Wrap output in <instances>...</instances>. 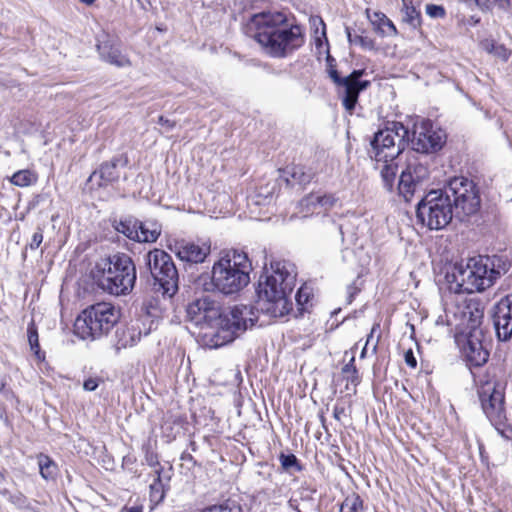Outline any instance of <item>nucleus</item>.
I'll return each instance as SVG.
<instances>
[{
	"label": "nucleus",
	"instance_id": "1",
	"mask_svg": "<svg viewBox=\"0 0 512 512\" xmlns=\"http://www.w3.org/2000/svg\"><path fill=\"white\" fill-rule=\"evenodd\" d=\"M187 318L200 326L205 344L211 348L224 346L254 326L258 319L255 308L235 305L222 310L209 296H203L188 304Z\"/></svg>",
	"mask_w": 512,
	"mask_h": 512
},
{
	"label": "nucleus",
	"instance_id": "2",
	"mask_svg": "<svg viewBox=\"0 0 512 512\" xmlns=\"http://www.w3.org/2000/svg\"><path fill=\"white\" fill-rule=\"evenodd\" d=\"M296 266L286 260L271 262L260 276L257 293V311L278 318L292 310L290 295L295 287Z\"/></svg>",
	"mask_w": 512,
	"mask_h": 512
},
{
	"label": "nucleus",
	"instance_id": "3",
	"mask_svg": "<svg viewBox=\"0 0 512 512\" xmlns=\"http://www.w3.org/2000/svg\"><path fill=\"white\" fill-rule=\"evenodd\" d=\"M255 30L251 35L263 51L274 58H284L304 44L302 29L298 25H287L281 12H262L252 16L248 27Z\"/></svg>",
	"mask_w": 512,
	"mask_h": 512
},
{
	"label": "nucleus",
	"instance_id": "4",
	"mask_svg": "<svg viewBox=\"0 0 512 512\" xmlns=\"http://www.w3.org/2000/svg\"><path fill=\"white\" fill-rule=\"evenodd\" d=\"M507 270V263L501 257L478 255L469 258L466 265L456 263L451 266L445 279L451 292L472 294L493 286Z\"/></svg>",
	"mask_w": 512,
	"mask_h": 512
},
{
	"label": "nucleus",
	"instance_id": "5",
	"mask_svg": "<svg viewBox=\"0 0 512 512\" xmlns=\"http://www.w3.org/2000/svg\"><path fill=\"white\" fill-rule=\"evenodd\" d=\"M93 278L110 295H128L136 282V267L129 255L116 253L96 263Z\"/></svg>",
	"mask_w": 512,
	"mask_h": 512
},
{
	"label": "nucleus",
	"instance_id": "6",
	"mask_svg": "<svg viewBox=\"0 0 512 512\" xmlns=\"http://www.w3.org/2000/svg\"><path fill=\"white\" fill-rule=\"evenodd\" d=\"M251 263L244 253L233 251L222 256L213 264L208 291L223 295L240 292L250 282Z\"/></svg>",
	"mask_w": 512,
	"mask_h": 512
},
{
	"label": "nucleus",
	"instance_id": "7",
	"mask_svg": "<svg viewBox=\"0 0 512 512\" xmlns=\"http://www.w3.org/2000/svg\"><path fill=\"white\" fill-rule=\"evenodd\" d=\"M119 318L120 312L113 304L95 303L78 315L74 323V332L83 340H98L110 333Z\"/></svg>",
	"mask_w": 512,
	"mask_h": 512
},
{
	"label": "nucleus",
	"instance_id": "8",
	"mask_svg": "<svg viewBox=\"0 0 512 512\" xmlns=\"http://www.w3.org/2000/svg\"><path fill=\"white\" fill-rule=\"evenodd\" d=\"M416 218L430 230H441L453 218L452 200L441 189L431 190L417 204Z\"/></svg>",
	"mask_w": 512,
	"mask_h": 512
},
{
	"label": "nucleus",
	"instance_id": "9",
	"mask_svg": "<svg viewBox=\"0 0 512 512\" xmlns=\"http://www.w3.org/2000/svg\"><path fill=\"white\" fill-rule=\"evenodd\" d=\"M144 259L155 290L165 297H173L179 289V274L171 255L155 248Z\"/></svg>",
	"mask_w": 512,
	"mask_h": 512
},
{
	"label": "nucleus",
	"instance_id": "10",
	"mask_svg": "<svg viewBox=\"0 0 512 512\" xmlns=\"http://www.w3.org/2000/svg\"><path fill=\"white\" fill-rule=\"evenodd\" d=\"M409 130L400 122H391L375 133L371 141V157L376 162L394 161L405 149Z\"/></svg>",
	"mask_w": 512,
	"mask_h": 512
},
{
	"label": "nucleus",
	"instance_id": "11",
	"mask_svg": "<svg viewBox=\"0 0 512 512\" xmlns=\"http://www.w3.org/2000/svg\"><path fill=\"white\" fill-rule=\"evenodd\" d=\"M444 193L453 197L456 214L470 216L476 214L481 206V197L475 182L464 176L451 178L444 188Z\"/></svg>",
	"mask_w": 512,
	"mask_h": 512
},
{
	"label": "nucleus",
	"instance_id": "12",
	"mask_svg": "<svg viewBox=\"0 0 512 512\" xmlns=\"http://www.w3.org/2000/svg\"><path fill=\"white\" fill-rule=\"evenodd\" d=\"M429 176L430 170L426 157L413 154L407 159L406 166L400 174L398 182L399 194L406 201H409L428 182Z\"/></svg>",
	"mask_w": 512,
	"mask_h": 512
},
{
	"label": "nucleus",
	"instance_id": "13",
	"mask_svg": "<svg viewBox=\"0 0 512 512\" xmlns=\"http://www.w3.org/2000/svg\"><path fill=\"white\" fill-rule=\"evenodd\" d=\"M481 407L491 424L500 430L507 421L504 392L496 382L487 381L478 390Z\"/></svg>",
	"mask_w": 512,
	"mask_h": 512
},
{
	"label": "nucleus",
	"instance_id": "14",
	"mask_svg": "<svg viewBox=\"0 0 512 512\" xmlns=\"http://www.w3.org/2000/svg\"><path fill=\"white\" fill-rule=\"evenodd\" d=\"M328 73L332 81L338 87L343 88L344 95L342 103L345 109L351 112L358 101L359 93L370 86V81L361 80V78L366 74V70H354L345 77H341L338 71L334 68H330Z\"/></svg>",
	"mask_w": 512,
	"mask_h": 512
},
{
	"label": "nucleus",
	"instance_id": "15",
	"mask_svg": "<svg viewBox=\"0 0 512 512\" xmlns=\"http://www.w3.org/2000/svg\"><path fill=\"white\" fill-rule=\"evenodd\" d=\"M446 142V133L441 128L434 126L429 120H423L415 124L412 148L423 154L440 150Z\"/></svg>",
	"mask_w": 512,
	"mask_h": 512
},
{
	"label": "nucleus",
	"instance_id": "16",
	"mask_svg": "<svg viewBox=\"0 0 512 512\" xmlns=\"http://www.w3.org/2000/svg\"><path fill=\"white\" fill-rule=\"evenodd\" d=\"M493 324L497 337L507 341L512 336V294L501 299L493 309Z\"/></svg>",
	"mask_w": 512,
	"mask_h": 512
},
{
	"label": "nucleus",
	"instance_id": "17",
	"mask_svg": "<svg viewBox=\"0 0 512 512\" xmlns=\"http://www.w3.org/2000/svg\"><path fill=\"white\" fill-rule=\"evenodd\" d=\"M152 321L149 327H145V323L142 320L132 321L130 325L118 329L116 331V343L115 348L117 351L132 347L136 345L143 335H148L151 331Z\"/></svg>",
	"mask_w": 512,
	"mask_h": 512
},
{
	"label": "nucleus",
	"instance_id": "18",
	"mask_svg": "<svg viewBox=\"0 0 512 512\" xmlns=\"http://www.w3.org/2000/svg\"><path fill=\"white\" fill-rule=\"evenodd\" d=\"M484 334L482 329H475L467 333L464 353L467 360L474 366H481L487 362L489 352L483 345Z\"/></svg>",
	"mask_w": 512,
	"mask_h": 512
},
{
	"label": "nucleus",
	"instance_id": "19",
	"mask_svg": "<svg viewBox=\"0 0 512 512\" xmlns=\"http://www.w3.org/2000/svg\"><path fill=\"white\" fill-rule=\"evenodd\" d=\"M173 251L177 257L189 263H202L210 253V245H199L194 242L180 241L174 246Z\"/></svg>",
	"mask_w": 512,
	"mask_h": 512
},
{
	"label": "nucleus",
	"instance_id": "20",
	"mask_svg": "<svg viewBox=\"0 0 512 512\" xmlns=\"http://www.w3.org/2000/svg\"><path fill=\"white\" fill-rule=\"evenodd\" d=\"M128 160L126 157H115L108 162H104L100 165L99 169L96 170L92 177L99 176L100 182L99 186H107L113 182H116L120 179V171L118 170V166H126Z\"/></svg>",
	"mask_w": 512,
	"mask_h": 512
},
{
	"label": "nucleus",
	"instance_id": "21",
	"mask_svg": "<svg viewBox=\"0 0 512 512\" xmlns=\"http://www.w3.org/2000/svg\"><path fill=\"white\" fill-rule=\"evenodd\" d=\"M99 55L105 62L119 68L131 65L127 56L121 53L120 49L111 43L110 40L100 41L97 45Z\"/></svg>",
	"mask_w": 512,
	"mask_h": 512
},
{
	"label": "nucleus",
	"instance_id": "22",
	"mask_svg": "<svg viewBox=\"0 0 512 512\" xmlns=\"http://www.w3.org/2000/svg\"><path fill=\"white\" fill-rule=\"evenodd\" d=\"M163 468L155 469V478L150 484V502L158 505L165 498L170 481V475H162Z\"/></svg>",
	"mask_w": 512,
	"mask_h": 512
},
{
	"label": "nucleus",
	"instance_id": "23",
	"mask_svg": "<svg viewBox=\"0 0 512 512\" xmlns=\"http://www.w3.org/2000/svg\"><path fill=\"white\" fill-rule=\"evenodd\" d=\"M113 228L123 234L129 240L136 242L139 240L137 227H140V220L133 216H126L119 220H114L112 224Z\"/></svg>",
	"mask_w": 512,
	"mask_h": 512
},
{
	"label": "nucleus",
	"instance_id": "24",
	"mask_svg": "<svg viewBox=\"0 0 512 512\" xmlns=\"http://www.w3.org/2000/svg\"><path fill=\"white\" fill-rule=\"evenodd\" d=\"M162 227L156 221H140V227H137L139 240L138 243H154L161 235Z\"/></svg>",
	"mask_w": 512,
	"mask_h": 512
},
{
	"label": "nucleus",
	"instance_id": "25",
	"mask_svg": "<svg viewBox=\"0 0 512 512\" xmlns=\"http://www.w3.org/2000/svg\"><path fill=\"white\" fill-rule=\"evenodd\" d=\"M338 202V198L333 194H310L301 201V206L309 209L310 207L320 206L325 210L333 207Z\"/></svg>",
	"mask_w": 512,
	"mask_h": 512
},
{
	"label": "nucleus",
	"instance_id": "26",
	"mask_svg": "<svg viewBox=\"0 0 512 512\" xmlns=\"http://www.w3.org/2000/svg\"><path fill=\"white\" fill-rule=\"evenodd\" d=\"M463 318L466 321L469 332L475 329H481L480 325L483 319V309L477 305H467L463 311Z\"/></svg>",
	"mask_w": 512,
	"mask_h": 512
},
{
	"label": "nucleus",
	"instance_id": "27",
	"mask_svg": "<svg viewBox=\"0 0 512 512\" xmlns=\"http://www.w3.org/2000/svg\"><path fill=\"white\" fill-rule=\"evenodd\" d=\"M37 459L41 476L45 480L55 479L58 470L56 463L44 454H40Z\"/></svg>",
	"mask_w": 512,
	"mask_h": 512
},
{
	"label": "nucleus",
	"instance_id": "28",
	"mask_svg": "<svg viewBox=\"0 0 512 512\" xmlns=\"http://www.w3.org/2000/svg\"><path fill=\"white\" fill-rule=\"evenodd\" d=\"M384 165L381 169V177L384 184V187L388 191H392L394 187V182L397 174V163L394 161L383 162Z\"/></svg>",
	"mask_w": 512,
	"mask_h": 512
},
{
	"label": "nucleus",
	"instance_id": "29",
	"mask_svg": "<svg viewBox=\"0 0 512 512\" xmlns=\"http://www.w3.org/2000/svg\"><path fill=\"white\" fill-rule=\"evenodd\" d=\"M345 31L350 44L360 46L364 50L375 49V41L372 38L352 33L349 27H346Z\"/></svg>",
	"mask_w": 512,
	"mask_h": 512
},
{
	"label": "nucleus",
	"instance_id": "30",
	"mask_svg": "<svg viewBox=\"0 0 512 512\" xmlns=\"http://www.w3.org/2000/svg\"><path fill=\"white\" fill-rule=\"evenodd\" d=\"M403 21L409 24L411 27L416 28L420 26L421 23V14L420 12L412 5L411 2H403Z\"/></svg>",
	"mask_w": 512,
	"mask_h": 512
},
{
	"label": "nucleus",
	"instance_id": "31",
	"mask_svg": "<svg viewBox=\"0 0 512 512\" xmlns=\"http://www.w3.org/2000/svg\"><path fill=\"white\" fill-rule=\"evenodd\" d=\"M36 180V175L30 170H19L10 178V182L19 187H28L35 183Z\"/></svg>",
	"mask_w": 512,
	"mask_h": 512
},
{
	"label": "nucleus",
	"instance_id": "32",
	"mask_svg": "<svg viewBox=\"0 0 512 512\" xmlns=\"http://www.w3.org/2000/svg\"><path fill=\"white\" fill-rule=\"evenodd\" d=\"M27 336L30 349L34 352L39 360L44 359V354H42L40 351L38 330L33 320L28 324Z\"/></svg>",
	"mask_w": 512,
	"mask_h": 512
},
{
	"label": "nucleus",
	"instance_id": "33",
	"mask_svg": "<svg viewBox=\"0 0 512 512\" xmlns=\"http://www.w3.org/2000/svg\"><path fill=\"white\" fill-rule=\"evenodd\" d=\"M345 508L348 509L349 512H362L364 509L363 500L358 494L352 493L345 498L341 505V509Z\"/></svg>",
	"mask_w": 512,
	"mask_h": 512
},
{
	"label": "nucleus",
	"instance_id": "34",
	"mask_svg": "<svg viewBox=\"0 0 512 512\" xmlns=\"http://www.w3.org/2000/svg\"><path fill=\"white\" fill-rule=\"evenodd\" d=\"M0 494L7 497L8 500L17 508H19V509L28 508V500L21 492H16L14 494H11L7 489L4 488V489L0 490Z\"/></svg>",
	"mask_w": 512,
	"mask_h": 512
},
{
	"label": "nucleus",
	"instance_id": "35",
	"mask_svg": "<svg viewBox=\"0 0 512 512\" xmlns=\"http://www.w3.org/2000/svg\"><path fill=\"white\" fill-rule=\"evenodd\" d=\"M200 512H242L241 507L234 501H226L224 503L213 505L201 510Z\"/></svg>",
	"mask_w": 512,
	"mask_h": 512
},
{
	"label": "nucleus",
	"instance_id": "36",
	"mask_svg": "<svg viewBox=\"0 0 512 512\" xmlns=\"http://www.w3.org/2000/svg\"><path fill=\"white\" fill-rule=\"evenodd\" d=\"M290 174L291 177L300 185L308 184L312 180V174L310 172H305L304 168L301 166L292 167Z\"/></svg>",
	"mask_w": 512,
	"mask_h": 512
},
{
	"label": "nucleus",
	"instance_id": "37",
	"mask_svg": "<svg viewBox=\"0 0 512 512\" xmlns=\"http://www.w3.org/2000/svg\"><path fill=\"white\" fill-rule=\"evenodd\" d=\"M375 17L378 21L379 27L385 26L388 28V35H396L397 29L394 23L383 13H375Z\"/></svg>",
	"mask_w": 512,
	"mask_h": 512
},
{
	"label": "nucleus",
	"instance_id": "38",
	"mask_svg": "<svg viewBox=\"0 0 512 512\" xmlns=\"http://www.w3.org/2000/svg\"><path fill=\"white\" fill-rule=\"evenodd\" d=\"M280 462L282 467L285 470H289L291 468H296L297 470H300V466L298 465V460L294 454H281L280 456Z\"/></svg>",
	"mask_w": 512,
	"mask_h": 512
},
{
	"label": "nucleus",
	"instance_id": "39",
	"mask_svg": "<svg viewBox=\"0 0 512 512\" xmlns=\"http://www.w3.org/2000/svg\"><path fill=\"white\" fill-rule=\"evenodd\" d=\"M310 297V290L307 286H302L298 289L295 299L301 306L308 303Z\"/></svg>",
	"mask_w": 512,
	"mask_h": 512
},
{
	"label": "nucleus",
	"instance_id": "40",
	"mask_svg": "<svg viewBox=\"0 0 512 512\" xmlns=\"http://www.w3.org/2000/svg\"><path fill=\"white\" fill-rule=\"evenodd\" d=\"M145 461L151 467H155L156 469L162 468L159 464L158 456L149 448L145 451Z\"/></svg>",
	"mask_w": 512,
	"mask_h": 512
},
{
	"label": "nucleus",
	"instance_id": "41",
	"mask_svg": "<svg viewBox=\"0 0 512 512\" xmlns=\"http://www.w3.org/2000/svg\"><path fill=\"white\" fill-rule=\"evenodd\" d=\"M426 13L431 17H443L445 15V10L442 6L428 4L426 6Z\"/></svg>",
	"mask_w": 512,
	"mask_h": 512
},
{
	"label": "nucleus",
	"instance_id": "42",
	"mask_svg": "<svg viewBox=\"0 0 512 512\" xmlns=\"http://www.w3.org/2000/svg\"><path fill=\"white\" fill-rule=\"evenodd\" d=\"M43 241V231L40 227L37 228L36 232L33 234L31 242L29 244L30 249H37Z\"/></svg>",
	"mask_w": 512,
	"mask_h": 512
},
{
	"label": "nucleus",
	"instance_id": "43",
	"mask_svg": "<svg viewBox=\"0 0 512 512\" xmlns=\"http://www.w3.org/2000/svg\"><path fill=\"white\" fill-rule=\"evenodd\" d=\"M354 362H355V357L352 356L350 361L343 366L342 372L344 374L352 373V374L356 375L357 374V369H356V367L354 365Z\"/></svg>",
	"mask_w": 512,
	"mask_h": 512
},
{
	"label": "nucleus",
	"instance_id": "44",
	"mask_svg": "<svg viewBox=\"0 0 512 512\" xmlns=\"http://www.w3.org/2000/svg\"><path fill=\"white\" fill-rule=\"evenodd\" d=\"M405 362L411 368H415L417 366L416 358L411 349L405 352Z\"/></svg>",
	"mask_w": 512,
	"mask_h": 512
},
{
	"label": "nucleus",
	"instance_id": "45",
	"mask_svg": "<svg viewBox=\"0 0 512 512\" xmlns=\"http://www.w3.org/2000/svg\"><path fill=\"white\" fill-rule=\"evenodd\" d=\"M98 387V381L94 378H89L84 381L83 388L86 391H94Z\"/></svg>",
	"mask_w": 512,
	"mask_h": 512
},
{
	"label": "nucleus",
	"instance_id": "46",
	"mask_svg": "<svg viewBox=\"0 0 512 512\" xmlns=\"http://www.w3.org/2000/svg\"><path fill=\"white\" fill-rule=\"evenodd\" d=\"M359 289L354 285L351 284L347 287V294H348V303H351L354 296L358 293Z\"/></svg>",
	"mask_w": 512,
	"mask_h": 512
},
{
	"label": "nucleus",
	"instance_id": "47",
	"mask_svg": "<svg viewBox=\"0 0 512 512\" xmlns=\"http://www.w3.org/2000/svg\"><path fill=\"white\" fill-rule=\"evenodd\" d=\"M497 7L501 10H508L510 7V0H493Z\"/></svg>",
	"mask_w": 512,
	"mask_h": 512
},
{
	"label": "nucleus",
	"instance_id": "48",
	"mask_svg": "<svg viewBox=\"0 0 512 512\" xmlns=\"http://www.w3.org/2000/svg\"><path fill=\"white\" fill-rule=\"evenodd\" d=\"M497 7L501 10H508L510 7V0H493Z\"/></svg>",
	"mask_w": 512,
	"mask_h": 512
},
{
	"label": "nucleus",
	"instance_id": "49",
	"mask_svg": "<svg viewBox=\"0 0 512 512\" xmlns=\"http://www.w3.org/2000/svg\"><path fill=\"white\" fill-rule=\"evenodd\" d=\"M158 123L162 126H165L167 127L168 129H172L174 126H175V123L170 121L169 119L163 117V116H160L159 119H158Z\"/></svg>",
	"mask_w": 512,
	"mask_h": 512
},
{
	"label": "nucleus",
	"instance_id": "50",
	"mask_svg": "<svg viewBox=\"0 0 512 512\" xmlns=\"http://www.w3.org/2000/svg\"><path fill=\"white\" fill-rule=\"evenodd\" d=\"M483 47L486 51H488L489 53H494L496 50H497V47L493 42H489V41H486L484 44H483Z\"/></svg>",
	"mask_w": 512,
	"mask_h": 512
},
{
	"label": "nucleus",
	"instance_id": "51",
	"mask_svg": "<svg viewBox=\"0 0 512 512\" xmlns=\"http://www.w3.org/2000/svg\"><path fill=\"white\" fill-rule=\"evenodd\" d=\"M494 53L502 56L504 60H506L508 58L507 50L505 49V47L503 45L498 46L497 50Z\"/></svg>",
	"mask_w": 512,
	"mask_h": 512
},
{
	"label": "nucleus",
	"instance_id": "52",
	"mask_svg": "<svg viewBox=\"0 0 512 512\" xmlns=\"http://www.w3.org/2000/svg\"><path fill=\"white\" fill-rule=\"evenodd\" d=\"M128 512H143L142 506H132L128 508Z\"/></svg>",
	"mask_w": 512,
	"mask_h": 512
},
{
	"label": "nucleus",
	"instance_id": "53",
	"mask_svg": "<svg viewBox=\"0 0 512 512\" xmlns=\"http://www.w3.org/2000/svg\"><path fill=\"white\" fill-rule=\"evenodd\" d=\"M80 1L86 5H92L96 0H80Z\"/></svg>",
	"mask_w": 512,
	"mask_h": 512
},
{
	"label": "nucleus",
	"instance_id": "54",
	"mask_svg": "<svg viewBox=\"0 0 512 512\" xmlns=\"http://www.w3.org/2000/svg\"><path fill=\"white\" fill-rule=\"evenodd\" d=\"M479 21H480V19H479V18H475L474 16H472V17H471V22H472L473 24H477V23H479Z\"/></svg>",
	"mask_w": 512,
	"mask_h": 512
},
{
	"label": "nucleus",
	"instance_id": "55",
	"mask_svg": "<svg viewBox=\"0 0 512 512\" xmlns=\"http://www.w3.org/2000/svg\"><path fill=\"white\" fill-rule=\"evenodd\" d=\"M155 309H156V308H150V307H147V311H148V313L155 314V312H156V311H155Z\"/></svg>",
	"mask_w": 512,
	"mask_h": 512
},
{
	"label": "nucleus",
	"instance_id": "56",
	"mask_svg": "<svg viewBox=\"0 0 512 512\" xmlns=\"http://www.w3.org/2000/svg\"><path fill=\"white\" fill-rule=\"evenodd\" d=\"M365 354H366V346L362 349L360 357L364 358Z\"/></svg>",
	"mask_w": 512,
	"mask_h": 512
},
{
	"label": "nucleus",
	"instance_id": "57",
	"mask_svg": "<svg viewBox=\"0 0 512 512\" xmlns=\"http://www.w3.org/2000/svg\"><path fill=\"white\" fill-rule=\"evenodd\" d=\"M5 387V383L3 380H0V391H2Z\"/></svg>",
	"mask_w": 512,
	"mask_h": 512
}]
</instances>
